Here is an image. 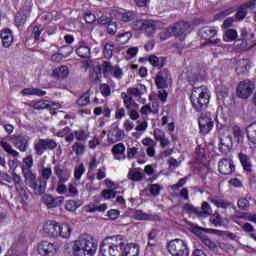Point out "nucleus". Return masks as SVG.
<instances>
[{
    "instance_id": "nucleus-32",
    "label": "nucleus",
    "mask_w": 256,
    "mask_h": 256,
    "mask_svg": "<svg viewBox=\"0 0 256 256\" xmlns=\"http://www.w3.org/2000/svg\"><path fill=\"white\" fill-rule=\"evenodd\" d=\"M29 13H31L30 8H28V10L25 12L21 10L16 14L15 23L18 25V27H21V25H25V23H27V19H29Z\"/></svg>"
},
{
    "instance_id": "nucleus-25",
    "label": "nucleus",
    "mask_w": 256,
    "mask_h": 256,
    "mask_svg": "<svg viewBox=\"0 0 256 256\" xmlns=\"http://www.w3.org/2000/svg\"><path fill=\"white\" fill-rule=\"evenodd\" d=\"M76 54L82 59H89L91 57V48L85 42H80L76 47Z\"/></svg>"
},
{
    "instance_id": "nucleus-12",
    "label": "nucleus",
    "mask_w": 256,
    "mask_h": 256,
    "mask_svg": "<svg viewBox=\"0 0 256 256\" xmlns=\"http://www.w3.org/2000/svg\"><path fill=\"white\" fill-rule=\"evenodd\" d=\"M100 73H104V75H112L115 79H123V69L121 67L115 65H111V62H104L99 66Z\"/></svg>"
},
{
    "instance_id": "nucleus-63",
    "label": "nucleus",
    "mask_w": 256,
    "mask_h": 256,
    "mask_svg": "<svg viewBox=\"0 0 256 256\" xmlns=\"http://www.w3.org/2000/svg\"><path fill=\"white\" fill-rule=\"evenodd\" d=\"M153 135H154V139L156 141H160L162 140L164 137H166L165 135V131L159 129V128H156L153 132Z\"/></svg>"
},
{
    "instance_id": "nucleus-60",
    "label": "nucleus",
    "mask_w": 256,
    "mask_h": 256,
    "mask_svg": "<svg viewBox=\"0 0 256 256\" xmlns=\"http://www.w3.org/2000/svg\"><path fill=\"white\" fill-rule=\"evenodd\" d=\"M66 183L67 182H57L56 193H58V195H65V193H67Z\"/></svg>"
},
{
    "instance_id": "nucleus-24",
    "label": "nucleus",
    "mask_w": 256,
    "mask_h": 256,
    "mask_svg": "<svg viewBox=\"0 0 256 256\" xmlns=\"http://www.w3.org/2000/svg\"><path fill=\"white\" fill-rule=\"evenodd\" d=\"M122 251V256H139V245L135 243L127 244V242H125Z\"/></svg>"
},
{
    "instance_id": "nucleus-19",
    "label": "nucleus",
    "mask_w": 256,
    "mask_h": 256,
    "mask_svg": "<svg viewBox=\"0 0 256 256\" xmlns=\"http://www.w3.org/2000/svg\"><path fill=\"white\" fill-rule=\"evenodd\" d=\"M110 17L112 19H117L118 21H123V23H129L135 19V13L128 11V12H121L117 9L111 10Z\"/></svg>"
},
{
    "instance_id": "nucleus-58",
    "label": "nucleus",
    "mask_w": 256,
    "mask_h": 256,
    "mask_svg": "<svg viewBox=\"0 0 256 256\" xmlns=\"http://www.w3.org/2000/svg\"><path fill=\"white\" fill-rule=\"evenodd\" d=\"M102 197L104 199H115V197H117V191L113 189H105L102 191Z\"/></svg>"
},
{
    "instance_id": "nucleus-6",
    "label": "nucleus",
    "mask_w": 256,
    "mask_h": 256,
    "mask_svg": "<svg viewBox=\"0 0 256 256\" xmlns=\"http://www.w3.org/2000/svg\"><path fill=\"white\" fill-rule=\"evenodd\" d=\"M255 91V82L249 79L242 80L236 87V97L238 99H249Z\"/></svg>"
},
{
    "instance_id": "nucleus-22",
    "label": "nucleus",
    "mask_w": 256,
    "mask_h": 256,
    "mask_svg": "<svg viewBox=\"0 0 256 256\" xmlns=\"http://www.w3.org/2000/svg\"><path fill=\"white\" fill-rule=\"evenodd\" d=\"M72 231L73 228L71 225L67 223H59L57 237H62V239H69L71 237Z\"/></svg>"
},
{
    "instance_id": "nucleus-16",
    "label": "nucleus",
    "mask_w": 256,
    "mask_h": 256,
    "mask_svg": "<svg viewBox=\"0 0 256 256\" xmlns=\"http://www.w3.org/2000/svg\"><path fill=\"white\" fill-rule=\"evenodd\" d=\"M64 199L65 197L63 196L53 197L50 194H45L42 197V201L48 209H55V207H61V205H63Z\"/></svg>"
},
{
    "instance_id": "nucleus-50",
    "label": "nucleus",
    "mask_w": 256,
    "mask_h": 256,
    "mask_svg": "<svg viewBox=\"0 0 256 256\" xmlns=\"http://www.w3.org/2000/svg\"><path fill=\"white\" fill-rule=\"evenodd\" d=\"M81 206V201L68 200L66 202V210L70 212H75V210Z\"/></svg>"
},
{
    "instance_id": "nucleus-38",
    "label": "nucleus",
    "mask_w": 256,
    "mask_h": 256,
    "mask_svg": "<svg viewBox=\"0 0 256 256\" xmlns=\"http://www.w3.org/2000/svg\"><path fill=\"white\" fill-rule=\"evenodd\" d=\"M211 213H213V209L211 208V205H209L207 202H203L202 207L198 208L199 217H209Z\"/></svg>"
},
{
    "instance_id": "nucleus-42",
    "label": "nucleus",
    "mask_w": 256,
    "mask_h": 256,
    "mask_svg": "<svg viewBox=\"0 0 256 256\" xmlns=\"http://www.w3.org/2000/svg\"><path fill=\"white\" fill-rule=\"evenodd\" d=\"M155 83H156L157 89H167V87H169L167 80L163 77V74L161 73L157 74Z\"/></svg>"
},
{
    "instance_id": "nucleus-27",
    "label": "nucleus",
    "mask_w": 256,
    "mask_h": 256,
    "mask_svg": "<svg viewBox=\"0 0 256 256\" xmlns=\"http://www.w3.org/2000/svg\"><path fill=\"white\" fill-rule=\"evenodd\" d=\"M57 137H64L66 143H73L75 139V133L69 127H65L56 133Z\"/></svg>"
},
{
    "instance_id": "nucleus-3",
    "label": "nucleus",
    "mask_w": 256,
    "mask_h": 256,
    "mask_svg": "<svg viewBox=\"0 0 256 256\" xmlns=\"http://www.w3.org/2000/svg\"><path fill=\"white\" fill-rule=\"evenodd\" d=\"M211 99V92L207 86L194 87L190 96L193 109L198 113L205 111Z\"/></svg>"
},
{
    "instance_id": "nucleus-1",
    "label": "nucleus",
    "mask_w": 256,
    "mask_h": 256,
    "mask_svg": "<svg viewBox=\"0 0 256 256\" xmlns=\"http://www.w3.org/2000/svg\"><path fill=\"white\" fill-rule=\"evenodd\" d=\"M98 247L99 244L93 236L83 234L73 242L72 251L74 256H95Z\"/></svg>"
},
{
    "instance_id": "nucleus-11",
    "label": "nucleus",
    "mask_w": 256,
    "mask_h": 256,
    "mask_svg": "<svg viewBox=\"0 0 256 256\" xmlns=\"http://www.w3.org/2000/svg\"><path fill=\"white\" fill-rule=\"evenodd\" d=\"M172 35L181 41L191 33V24L189 22L180 21L171 26Z\"/></svg>"
},
{
    "instance_id": "nucleus-18",
    "label": "nucleus",
    "mask_w": 256,
    "mask_h": 256,
    "mask_svg": "<svg viewBox=\"0 0 256 256\" xmlns=\"http://www.w3.org/2000/svg\"><path fill=\"white\" fill-rule=\"evenodd\" d=\"M218 170L221 175H231L235 171V164L233 160L224 158L218 162Z\"/></svg>"
},
{
    "instance_id": "nucleus-29",
    "label": "nucleus",
    "mask_w": 256,
    "mask_h": 256,
    "mask_svg": "<svg viewBox=\"0 0 256 256\" xmlns=\"http://www.w3.org/2000/svg\"><path fill=\"white\" fill-rule=\"evenodd\" d=\"M249 69H251V66L249 65L248 60L242 59L237 62V65H236L237 75H247V73H249Z\"/></svg>"
},
{
    "instance_id": "nucleus-45",
    "label": "nucleus",
    "mask_w": 256,
    "mask_h": 256,
    "mask_svg": "<svg viewBox=\"0 0 256 256\" xmlns=\"http://www.w3.org/2000/svg\"><path fill=\"white\" fill-rule=\"evenodd\" d=\"M89 103H91V98H90L89 92H85L77 100V105H79V107H87V105H89Z\"/></svg>"
},
{
    "instance_id": "nucleus-30",
    "label": "nucleus",
    "mask_w": 256,
    "mask_h": 256,
    "mask_svg": "<svg viewBox=\"0 0 256 256\" xmlns=\"http://www.w3.org/2000/svg\"><path fill=\"white\" fill-rule=\"evenodd\" d=\"M52 75L55 79H66L69 76V68L67 66H58L53 70Z\"/></svg>"
},
{
    "instance_id": "nucleus-31",
    "label": "nucleus",
    "mask_w": 256,
    "mask_h": 256,
    "mask_svg": "<svg viewBox=\"0 0 256 256\" xmlns=\"http://www.w3.org/2000/svg\"><path fill=\"white\" fill-rule=\"evenodd\" d=\"M141 115H150V113H159V105L155 102L146 104L140 109Z\"/></svg>"
},
{
    "instance_id": "nucleus-10",
    "label": "nucleus",
    "mask_w": 256,
    "mask_h": 256,
    "mask_svg": "<svg viewBox=\"0 0 256 256\" xmlns=\"http://www.w3.org/2000/svg\"><path fill=\"white\" fill-rule=\"evenodd\" d=\"M60 247L58 242L42 241L38 244V253L42 256H55Z\"/></svg>"
},
{
    "instance_id": "nucleus-54",
    "label": "nucleus",
    "mask_w": 256,
    "mask_h": 256,
    "mask_svg": "<svg viewBox=\"0 0 256 256\" xmlns=\"http://www.w3.org/2000/svg\"><path fill=\"white\" fill-rule=\"evenodd\" d=\"M236 39H237V32L235 30L229 29L226 31L224 35V41H226V43L235 41Z\"/></svg>"
},
{
    "instance_id": "nucleus-59",
    "label": "nucleus",
    "mask_w": 256,
    "mask_h": 256,
    "mask_svg": "<svg viewBox=\"0 0 256 256\" xmlns=\"http://www.w3.org/2000/svg\"><path fill=\"white\" fill-rule=\"evenodd\" d=\"M161 189H163V187H161V185L151 184L149 191H150L151 195H153L154 197H157L158 195H160Z\"/></svg>"
},
{
    "instance_id": "nucleus-41",
    "label": "nucleus",
    "mask_w": 256,
    "mask_h": 256,
    "mask_svg": "<svg viewBox=\"0 0 256 256\" xmlns=\"http://www.w3.org/2000/svg\"><path fill=\"white\" fill-rule=\"evenodd\" d=\"M72 151L75 152L77 157H81L83 153H85V143L83 142H75L72 145Z\"/></svg>"
},
{
    "instance_id": "nucleus-53",
    "label": "nucleus",
    "mask_w": 256,
    "mask_h": 256,
    "mask_svg": "<svg viewBox=\"0 0 256 256\" xmlns=\"http://www.w3.org/2000/svg\"><path fill=\"white\" fill-rule=\"evenodd\" d=\"M213 233L217 235H223L224 237H228L231 241H237V234L229 231H219V230H211Z\"/></svg>"
},
{
    "instance_id": "nucleus-34",
    "label": "nucleus",
    "mask_w": 256,
    "mask_h": 256,
    "mask_svg": "<svg viewBox=\"0 0 256 256\" xmlns=\"http://www.w3.org/2000/svg\"><path fill=\"white\" fill-rule=\"evenodd\" d=\"M210 202L215 205V207H218V209H228V207H231V202L217 196L211 197Z\"/></svg>"
},
{
    "instance_id": "nucleus-46",
    "label": "nucleus",
    "mask_w": 256,
    "mask_h": 256,
    "mask_svg": "<svg viewBox=\"0 0 256 256\" xmlns=\"http://www.w3.org/2000/svg\"><path fill=\"white\" fill-rule=\"evenodd\" d=\"M115 49V45H113V43H106L104 45V57L105 59H111V57H113V51Z\"/></svg>"
},
{
    "instance_id": "nucleus-49",
    "label": "nucleus",
    "mask_w": 256,
    "mask_h": 256,
    "mask_svg": "<svg viewBox=\"0 0 256 256\" xmlns=\"http://www.w3.org/2000/svg\"><path fill=\"white\" fill-rule=\"evenodd\" d=\"M31 33L32 37L34 38L35 41H39L41 39V33L43 32V27L42 26H31Z\"/></svg>"
},
{
    "instance_id": "nucleus-51",
    "label": "nucleus",
    "mask_w": 256,
    "mask_h": 256,
    "mask_svg": "<svg viewBox=\"0 0 256 256\" xmlns=\"http://www.w3.org/2000/svg\"><path fill=\"white\" fill-rule=\"evenodd\" d=\"M77 180L68 184V191L71 197H79V189H77Z\"/></svg>"
},
{
    "instance_id": "nucleus-2",
    "label": "nucleus",
    "mask_w": 256,
    "mask_h": 256,
    "mask_svg": "<svg viewBox=\"0 0 256 256\" xmlns=\"http://www.w3.org/2000/svg\"><path fill=\"white\" fill-rule=\"evenodd\" d=\"M123 247H125V237L122 235L107 237L100 246V253L103 256H123Z\"/></svg>"
},
{
    "instance_id": "nucleus-37",
    "label": "nucleus",
    "mask_w": 256,
    "mask_h": 256,
    "mask_svg": "<svg viewBox=\"0 0 256 256\" xmlns=\"http://www.w3.org/2000/svg\"><path fill=\"white\" fill-rule=\"evenodd\" d=\"M240 163L245 171L251 172L253 165L251 164V159L246 154H239Z\"/></svg>"
},
{
    "instance_id": "nucleus-52",
    "label": "nucleus",
    "mask_w": 256,
    "mask_h": 256,
    "mask_svg": "<svg viewBox=\"0 0 256 256\" xmlns=\"http://www.w3.org/2000/svg\"><path fill=\"white\" fill-rule=\"evenodd\" d=\"M248 139H252V141H256V122L250 124L246 129Z\"/></svg>"
},
{
    "instance_id": "nucleus-48",
    "label": "nucleus",
    "mask_w": 256,
    "mask_h": 256,
    "mask_svg": "<svg viewBox=\"0 0 256 256\" xmlns=\"http://www.w3.org/2000/svg\"><path fill=\"white\" fill-rule=\"evenodd\" d=\"M233 135L234 139L237 140L238 143H243V131L241 130V127L234 125L233 128Z\"/></svg>"
},
{
    "instance_id": "nucleus-56",
    "label": "nucleus",
    "mask_w": 256,
    "mask_h": 256,
    "mask_svg": "<svg viewBox=\"0 0 256 256\" xmlns=\"http://www.w3.org/2000/svg\"><path fill=\"white\" fill-rule=\"evenodd\" d=\"M50 106L49 101L47 100H40L33 104V108L41 111L42 109H48Z\"/></svg>"
},
{
    "instance_id": "nucleus-44",
    "label": "nucleus",
    "mask_w": 256,
    "mask_h": 256,
    "mask_svg": "<svg viewBox=\"0 0 256 256\" xmlns=\"http://www.w3.org/2000/svg\"><path fill=\"white\" fill-rule=\"evenodd\" d=\"M220 143L222 147H226V149L231 148L233 146V136L229 133L224 135L220 138Z\"/></svg>"
},
{
    "instance_id": "nucleus-21",
    "label": "nucleus",
    "mask_w": 256,
    "mask_h": 256,
    "mask_svg": "<svg viewBox=\"0 0 256 256\" xmlns=\"http://www.w3.org/2000/svg\"><path fill=\"white\" fill-rule=\"evenodd\" d=\"M59 229V222L55 220H47L43 225V231L46 235H50V237H57Z\"/></svg>"
},
{
    "instance_id": "nucleus-47",
    "label": "nucleus",
    "mask_w": 256,
    "mask_h": 256,
    "mask_svg": "<svg viewBox=\"0 0 256 256\" xmlns=\"http://www.w3.org/2000/svg\"><path fill=\"white\" fill-rule=\"evenodd\" d=\"M210 222L214 225V227H221V225H223V218H221V214H219L218 211H215L210 218Z\"/></svg>"
},
{
    "instance_id": "nucleus-8",
    "label": "nucleus",
    "mask_w": 256,
    "mask_h": 256,
    "mask_svg": "<svg viewBox=\"0 0 256 256\" xmlns=\"http://www.w3.org/2000/svg\"><path fill=\"white\" fill-rule=\"evenodd\" d=\"M0 147H2L3 151H5L7 155L13 157V159H8V166L10 167V169H12V171H15V169H17L18 167L17 159L21 157V154L19 153V151L15 150L13 146L7 141L2 140L0 142Z\"/></svg>"
},
{
    "instance_id": "nucleus-43",
    "label": "nucleus",
    "mask_w": 256,
    "mask_h": 256,
    "mask_svg": "<svg viewBox=\"0 0 256 256\" xmlns=\"http://www.w3.org/2000/svg\"><path fill=\"white\" fill-rule=\"evenodd\" d=\"M131 37H133V34H131V32H124L116 37V41L120 45H127V42L131 41Z\"/></svg>"
},
{
    "instance_id": "nucleus-14",
    "label": "nucleus",
    "mask_w": 256,
    "mask_h": 256,
    "mask_svg": "<svg viewBox=\"0 0 256 256\" xmlns=\"http://www.w3.org/2000/svg\"><path fill=\"white\" fill-rule=\"evenodd\" d=\"M133 97H139L137 88H128L127 92L121 93V99H123L124 107H126V109L138 107V104L135 103Z\"/></svg>"
},
{
    "instance_id": "nucleus-5",
    "label": "nucleus",
    "mask_w": 256,
    "mask_h": 256,
    "mask_svg": "<svg viewBox=\"0 0 256 256\" xmlns=\"http://www.w3.org/2000/svg\"><path fill=\"white\" fill-rule=\"evenodd\" d=\"M167 249L172 256H189V246H187V241L185 240H171L168 243Z\"/></svg>"
},
{
    "instance_id": "nucleus-33",
    "label": "nucleus",
    "mask_w": 256,
    "mask_h": 256,
    "mask_svg": "<svg viewBox=\"0 0 256 256\" xmlns=\"http://www.w3.org/2000/svg\"><path fill=\"white\" fill-rule=\"evenodd\" d=\"M12 181L18 193L21 194L25 192V184L23 183V179L15 172L12 173Z\"/></svg>"
},
{
    "instance_id": "nucleus-17",
    "label": "nucleus",
    "mask_w": 256,
    "mask_h": 256,
    "mask_svg": "<svg viewBox=\"0 0 256 256\" xmlns=\"http://www.w3.org/2000/svg\"><path fill=\"white\" fill-rule=\"evenodd\" d=\"M53 177V169L51 168V166L45 167L42 166V168L39 170V179H40V183L42 185V189L45 193V191H47V183L49 181V179H51Z\"/></svg>"
},
{
    "instance_id": "nucleus-39",
    "label": "nucleus",
    "mask_w": 256,
    "mask_h": 256,
    "mask_svg": "<svg viewBox=\"0 0 256 256\" xmlns=\"http://www.w3.org/2000/svg\"><path fill=\"white\" fill-rule=\"evenodd\" d=\"M128 179H130V181H141V179H143V173H141V169H130L128 173Z\"/></svg>"
},
{
    "instance_id": "nucleus-55",
    "label": "nucleus",
    "mask_w": 256,
    "mask_h": 256,
    "mask_svg": "<svg viewBox=\"0 0 256 256\" xmlns=\"http://www.w3.org/2000/svg\"><path fill=\"white\" fill-rule=\"evenodd\" d=\"M85 174V166L80 164L78 167L74 169V177L76 181H80L81 177Z\"/></svg>"
},
{
    "instance_id": "nucleus-61",
    "label": "nucleus",
    "mask_w": 256,
    "mask_h": 256,
    "mask_svg": "<svg viewBox=\"0 0 256 256\" xmlns=\"http://www.w3.org/2000/svg\"><path fill=\"white\" fill-rule=\"evenodd\" d=\"M171 35H173V31H171V27H168V28L164 29L159 34V37H160L161 41H165V40L169 39V37H171Z\"/></svg>"
},
{
    "instance_id": "nucleus-7",
    "label": "nucleus",
    "mask_w": 256,
    "mask_h": 256,
    "mask_svg": "<svg viewBox=\"0 0 256 256\" xmlns=\"http://www.w3.org/2000/svg\"><path fill=\"white\" fill-rule=\"evenodd\" d=\"M57 149V141L51 138L38 139L34 142V151L36 155H43L47 150Z\"/></svg>"
},
{
    "instance_id": "nucleus-20",
    "label": "nucleus",
    "mask_w": 256,
    "mask_h": 256,
    "mask_svg": "<svg viewBox=\"0 0 256 256\" xmlns=\"http://www.w3.org/2000/svg\"><path fill=\"white\" fill-rule=\"evenodd\" d=\"M54 174L56 175L58 182L67 183L71 179V170L64 169L60 165L54 167Z\"/></svg>"
},
{
    "instance_id": "nucleus-15",
    "label": "nucleus",
    "mask_w": 256,
    "mask_h": 256,
    "mask_svg": "<svg viewBox=\"0 0 256 256\" xmlns=\"http://www.w3.org/2000/svg\"><path fill=\"white\" fill-rule=\"evenodd\" d=\"M10 141L21 153H25L29 149V139L23 135H14L10 138Z\"/></svg>"
},
{
    "instance_id": "nucleus-9",
    "label": "nucleus",
    "mask_w": 256,
    "mask_h": 256,
    "mask_svg": "<svg viewBox=\"0 0 256 256\" xmlns=\"http://www.w3.org/2000/svg\"><path fill=\"white\" fill-rule=\"evenodd\" d=\"M198 123L200 127V133H202V135H208V133H211L215 125L213 116L210 114V112H202L198 119Z\"/></svg>"
},
{
    "instance_id": "nucleus-36",
    "label": "nucleus",
    "mask_w": 256,
    "mask_h": 256,
    "mask_svg": "<svg viewBox=\"0 0 256 256\" xmlns=\"http://www.w3.org/2000/svg\"><path fill=\"white\" fill-rule=\"evenodd\" d=\"M74 135L77 143H87V139H89V131L87 130H76Z\"/></svg>"
},
{
    "instance_id": "nucleus-26",
    "label": "nucleus",
    "mask_w": 256,
    "mask_h": 256,
    "mask_svg": "<svg viewBox=\"0 0 256 256\" xmlns=\"http://www.w3.org/2000/svg\"><path fill=\"white\" fill-rule=\"evenodd\" d=\"M217 31V27L206 26L200 30V36L202 39H205V41H210L217 35Z\"/></svg>"
},
{
    "instance_id": "nucleus-57",
    "label": "nucleus",
    "mask_w": 256,
    "mask_h": 256,
    "mask_svg": "<svg viewBox=\"0 0 256 256\" xmlns=\"http://www.w3.org/2000/svg\"><path fill=\"white\" fill-rule=\"evenodd\" d=\"M202 245L210 249V251H215V249H217V244L209 238H203Z\"/></svg>"
},
{
    "instance_id": "nucleus-40",
    "label": "nucleus",
    "mask_w": 256,
    "mask_h": 256,
    "mask_svg": "<svg viewBox=\"0 0 256 256\" xmlns=\"http://www.w3.org/2000/svg\"><path fill=\"white\" fill-rule=\"evenodd\" d=\"M33 167V156H27L23 159V165L21 166L22 173H26V171H32Z\"/></svg>"
},
{
    "instance_id": "nucleus-4",
    "label": "nucleus",
    "mask_w": 256,
    "mask_h": 256,
    "mask_svg": "<svg viewBox=\"0 0 256 256\" xmlns=\"http://www.w3.org/2000/svg\"><path fill=\"white\" fill-rule=\"evenodd\" d=\"M22 175L24 177L26 185H28L30 189H32L35 195H43V193H45L40 178H37V173L33 172V170H30L22 172Z\"/></svg>"
},
{
    "instance_id": "nucleus-62",
    "label": "nucleus",
    "mask_w": 256,
    "mask_h": 256,
    "mask_svg": "<svg viewBox=\"0 0 256 256\" xmlns=\"http://www.w3.org/2000/svg\"><path fill=\"white\" fill-rule=\"evenodd\" d=\"M119 215H121V211L117 209H111L107 212V217L111 219L112 221H115V219H119Z\"/></svg>"
},
{
    "instance_id": "nucleus-64",
    "label": "nucleus",
    "mask_w": 256,
    "mask_h": 256,
    "mask_svg": "<svg viewBox=\"0 0 256 256\" xmlns=\"http://www.w3.org/2000/svg\"><path fill=\"white\" fill-rule=\"evenodd\" d=\"M237 205L239 209H242L243 211H245V209H249V200L245 198H240L237 202Z\"/></svg>"
},
{
    "instance_id": "nucleus-23",
    "label": "nucleus",
    "mask_w": 256,
    "mask_h": 256,
    "mask_svg": "<svg viewBox=\"0 0 256 256\" xmlns=\"http://www.w3.org/2000/svg\"><path fill=\"white\" fill-rule=\"evenodd\" d=\"M112 155L116 161H124L125 159V144L118 143L112 147Z\"/></svg>"
},
{
    "instance_id": "nucleus-35",
    "label": "nucleus",
    "mask_w": 256,
    "mask_h": 256,
    "mask_svg": "<svg viewBox=\"0 0 256 256\" xmlns=\"http://www.w3.org/2000/svg\"><path fill=\"white\" fill-rule=\"evenodd\" d=\"M21 94L24 96L35 95L36 97H44V95H47V92L39 88H25L21 91Z\"/></svg>"
},
{
    "instance_id": "nucleus-13",
    "label": "nucleus",
    "mask_w": 256,
    "mask_h": 256,
    "mask_svg": "<svg viewBox=\"0 0 256 256\" xmlns=\"http://www.w3.org/2000/svg\"><path fill=\"white\" fill-rule=\"evenodd\" d=\"M136 29L143 31L147 37H153L157 31V26L153 20H138L136 22Z\"/></svg>"
},
{
    "instance_id": "nucleus-28",
    "label": "nucleus",
    "mask_w": 256,
    "mask_h": 256,
    "mask_svg": "<svg viewBox=\"0 0 256 256\" xmlns=\"http://www.w3.org/2000/svg\"><path fill=\"white\" fill-rule=\"evenodd\" d=\"M0 38L2 39L3 47H11V44L13 43V33L9 29L2 30Z\"/></svg>"
}]
</instances>
